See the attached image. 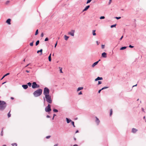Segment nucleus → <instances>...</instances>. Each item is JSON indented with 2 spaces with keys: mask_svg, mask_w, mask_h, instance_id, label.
<instances>
[{
  "mask_svg": "<svg viewBox=\"0 0 146 146\" xmlns=\"http://www.w3.org/2000/svg\"><path fill=\"white\" fill-rule=\"evenodd\" d=\"M82 94V91H80L79 93H78V94L79 95H81Z\"/></svg>",
  "mask_w": 146,
  "mask_h": 146,
  "instance_id": "46",
  "label": "nucleus"
},
{
  "mask_svg": "<svg viewBox=\"0 0 146 146\" xmlns=\"http://www.w3.org/2000/svg\"><path fill=\"white\" fill-rule=\"evenodd\" d=\"M56 116V114H53V117H54L55 116Z\"/></svg>",
  "mask_w": 146,
  "mask_h": 146,
  "instance_id": "57",
  "label": "nucleus"
},
{
  "mask_svg": "<svg viewBox=\"0 0 146 146\" xmlns=\"http://www.w3.org/2000/svg\"><path fill=\"white\" fill-rule=\"evenodd\" d=\"M39 43V40H37L36 42V46H37L38 44Z\"/></svg>",
  "mask_w": 146,
  "mask_h": 146,
  "instance_id": "24",
  "label": "nucleus"
},
{
  "mask_svg": "<svg viewBox=\"0 0 146 146\" xmlns=\"http://www.w3.org/2000/svg\"><path fill=\"white\" fill-rule=\"evenodd\" d=\"M7 106L6 103L4 101H0V111H3Z\"/></svg>",
  "mask_w": 146,
  "mask_h": 146,
  "instance_id": "1",
  "label": "nucleus"
},
{
  "mask_svg": "<svg viewBox=\"0 0 146 146\" xmlns=\"http://www.w3.org/2000/svg\"><path fill=\"white\" fill-rule=\"evenodd\" d=\"M83 87H79L77 89V91H78L81 90H82V89H83Z\"/></svg>",
  "mask_w": 146,
  "mask_h": 146,
  "instance_id": "22",
  "label": "nucleus"
},
{
  "mask_svg": "<svg viewBox=\"0 0 146 146\" xmlns=\"http://www.w3.org/2000/svg\"><path fill=\"white\" fill-rule=\"evenodd\" d=\"M46 117H47V118H49V117H50V116L49 115H47L46 116Z\"/></svg>",
  "mask_w": 146,
  "mask_h": 146,
  "instance_id": "56",
  "label": "nucleus"
},
{
  "mask_svg": "<svg viewBox=\"0 0 146 146\" xmlns=\"http://www.w3.org/2000/svg\"><path fill=\"white\" fill-rule=\"evenodd\" d=\"M105 18V17L104 16H101L100 17V19H104Z\"/></svg>",
  "mask_w": 146,
  "mask_h": 146,
  "instance_id": "39",
  "label": "nucleus"
},
{
  "mask_svg": "<svg viewBox=\"0 0 146 146\" xmlns=\"http://www.w3.org/2000/svg\"><path fill=\"white\" fill-rule=\"evenodd\" d=\"M6 83V82H3V83H2V85H3V84H4L5 83Z\"/></svg>",
  "mask_w": 146,
  "mask_h": 146,
  "instance_id": "59",
  "label": "nucleus"
},
{
  "mask_svg": "<svg viewBox=\"0 0 146 146\" xmlns=\"http://www.w3.org/2000/svg\"><path fill=\"white\" fill-rule=\"evenodd\" d=\"M57 41H56V44H55V46H54L55 48H56V46H57Z\"/></svg>",
  "mask_w": 146,
  "mask_h": 146,
  "instance_id": "47",
  "label": "nucleus"
},
{
  "mask_svg": "<svg viewBox=\"0 0 146 146\" xmlns=\"http://www.w3.org/2000/svg\"><path fill=\"white\" fill-rule=\"evenodd\" d=\"M48 38L46 37L45 38V39L44 40V41H48Z\"/></svg>",
  "mask_w": 146,
  "mask_h": 146,
  "instance_id": "41",
  "label": "nucleus"
},
{
  "mask_svg": "<svg viewBox=\"0 0 146 146\" xmlns=\"http://www.w3.org/2000/svg\"><path fill=\"white\" fill-rule=\"evenodd\" d=\"M103 80V78L102 77H98L96 78L95 79V81H96L98 80Z\"/></svg>",
  "mask_w": 146,
  "mask_h": 146,
  "instance_id": "13",
  "label": "nucleus"
},
{
  "mask_svg": "<svg viewBox=\"0 0 146 146\" xmlns=\"http://www.w3.org/2000/svg\"><path fill=\"white\" fill-rule=\"evenodd\" d=\"M9 1H7L6 2V4H7L8 3H9Z\"/></svg>",
  "mask_w": 146,
  "mask_h": 146,
  "instance_id": "51",
  "label": "nucleus"
},
{
  "mask_svg": "<svg viewBox=\"0 0 146 146\" xmlns=\"http://www.w3.org/2000/svg\"><path fill=\"white\" fill-rule=\"evenodd\" d=\"M71 123L73 125V127H75V126L74 125V121H72Z\"/></svg>",
  "mask_w": 146,
  "mask_h": 146,
  "instance_id": "31",
  "label": "nucleus"
},
{
  "mask_svg": "<svg viewBox=\"0 0 146 146\" xmlns=\"http://www.w3.org/2000/svg\"><path fill=\"white\" fill-rule=\"evenodd\" d=\"M51 54H50L48 57V60L50 62L51 61Z\"/></svg>",
  "mask_w": 146,
  "mask_h": 146,
  "instance_id": "20",
  "label": "nucleus"
},
{
  "mask_svg": "<svg viewBox=\"0 0 146 146\" xmlns=\"http://www.w3.org/2000/svg\"><path fill=\"white\" fill-rule=\"evenodd\" d=\"M39 85L37 84L36 82H33L32 83V88H33L35 89L36 88H39Z\"/></svg>",
  "mask_w": 146,
  "mask_h": 146,
  "instance_id": "4",
  "label": "nucleus"
},
{
  "mask_svg": "<svg viewBox=\"0 0 146 146\" xmlns=\"http://www.w3.org/2000/svg\"><path fill=\"white\" fill-rule=\"evenodd\" d=\"M9 74V73H7L5 74L1 78V80H2V79H3L5 76H7V75Z\"/></svg>",
  "mask_w": 146,
  "mask_h": 146,
  "instance_id": "17",
  "label": "nucleus"
},
{
  "mask_svg": "<svg viewBox=\"0 0 146 146\" xmlns=\"http://www.w3.org/2000/svg\"><path fill=\"white\" fill-rule=\"evenodd\" d=\"M74 32L75 31L74 30H72L71 32H69L68 33V34L71 35L72 36H74Z\"/></svg>",
  "mask_w": 146,
  "mask_h": 146,
  "instance_id": "7",
  "label": "nucleus"
},
{
  "mask_svg": "<svg viewBox=\"0 0 146 146\" xmlns=\"http://www.w3.org/2000/svg\"><path fill=\"white\" fill-rule=\"evenodd\" d=\"M129 47L130 48H133L134 47V46L130 45L129 46Z\"/></svg>",
  "mask_w": 146,
  "mask_h": 146,
  "instance_id": "43",
  "label": "nucleus"
},
{
  "mask_svg": "<svg viewBox=\"0 0 146 146\" xmlns=\"http://www.w3.org/2000/svg\"><path fill=\"white\" fill-rule=\"evenodd\" d=\"M42 90L41 89H38L33 92V94L35 97H38L42 94Z\"/></svg>",
  "mask_w": 146,
  "mask_h": 146,
  "instance_id": "2",
  "label": "nucleus"
},
{
  "mask_svg": "<svg viewBox=\"0 0 146 146\" xmlns=\"http://www.w3.org/2000/svg\"><path fill=\"white\" fill-rule=\"evenodd\" d=\"M44 36V34L43 33H42L41 34V35H40V36L41 37H43Z\"/></svg>",
  "mask_w": 146,
  "mask_h": 146,
  "instance_id": "45",
  "label": "nucleus"
},
{
  "mask_svg": "<svg viewBox=\"0 0 146 146\" xmlns=\"http://www.w3.org/2000/svg\"><path fill=\"white\" fill-rule=\"evenodd\" d=\"M101 47L102 49H104L105 47V45H102Z\"/></svg>",
  "mask_w": 146,
  "mask_h": 146,
  "instance_id": "40",
  "label": "nucleus"
},
{
  "mask_svg": "<svg viewBox=\"0 0 146 146\" xmlns=\"http://www.w3.org/2000/svg\"><path fill=\"white\" fill-rule=\"evenodd\" d=\"M42 49H41L40 50H38L37 51V53H38L39 52H40V55H42Z\"/></svg>",
  "mask_w": 146,
  "mask_h": 146,
  "instance_id": "18",
  "label": "nucleus"
},
{
  "mask_svg": "<svg viewBox=\"0 0 146 146\" xmlns=\"http://www.w3.org/2000/svg\"><path fill=\"white\" fill-rule=\"evenodd\" d=\"M22 87L24 89H26L28 88V86L27 84L23 85H22Z\"/></svg>",
  "mask_w": 146,
  "mask_h": 146,
  "instance_id": "12",
  "label": "nucleus"
},
{
  "mask_svg": "<svg viewBox=\"0 0 146 146\" xmlns=\"http://www.w3.org/2000/svg\"><path fill=\"white\" fill-rule=\"evenodd\" d=\"M90 5H88L83 10L82 12H84L85 11L87 10L88 8L90 7Z\"/></svg>",
  "mask_w": 146,
  "mask_h": 146,
  "instance_id": "11",
  "label": "nucleus"
},
{
  "mask_svg": "<svg viewBox=\"0 0 146 146\" xmlns=\"http://www.w3.org/2000/svg\"><path fill=\"white\" fill-rule=\"evenodd\" d=\"M10 111L8 113L7 115L8 117H9L11 116V114L10 113Z\"/></svg>",
  "mask_w": 146,
  "mask_h": 146,
  "instance_id": "25",
  "label": "nucleus"
},
{
  "mask_svg": "<svg viewBox=\"0 0 146 146\" xmlns=\"http://www.w3.org/2000/svg\"><path fill=\"white\" fill-rule=\"evenodd\" d=\"M100 61V59L98 61H96L92 65V67H94Z\"/></svg>",
  "mask_w": 146,
  "mask_h": 146,
  "instance_id": "9",
  "label": "nucleus"
},
{
  "mask_svg": "<svg viewBox=\"0 0 146 146\" xmlns=\"http://www.w3.org/2000/svg\"><path fill=\"white\" fill-rule=\"evenodd\" d=\"M50 105L48 104V106L45 108V111L46 112H49L51 111Z\"/></svg>",
  "mask_w": 146,
  "mask_h": 146,
  "instance_id": "5",
  "label": "nucleus"
},
{
  "mask_svg": "<svg viewBox=\"0 0 146 146\" xmlns=\"http://www.w3.org/2000/svg\"><path fill=\"white\" fill-rule=\"evenodd\" d=\"M137 84H136V85H134V86H132V87H135V86H137Z\"/></svg>",
  "mask_w": 146,
  "mask_h": 146,
  "instance_id": "61",
  "label": "nucleus"
},
{
  "mask_svg": "<svg viewBox=\"0 0 146 146\" xmlns=\"http://www.w3.org/2000/svg\"><path fill=\"white\" fill-rule=\"evenodd\" d=\"M50 136H47L46 137V139H49V138L50 137Z\"/></svg>",
  "mask_w": 146,
  "mask_h": 146,
  "instance_id": "44",
  "label": "nucleus"
},
{
  "mask_svg": "<svg viewBox=\"0 0 146 146\" xmlns=\"http://www.w3.org/2000/svg\"><path fill=\"white\" fill-rule=\"evenodd\" d=\"M102 90V89H100V90H99L98 91V93H100V92H101V90Z\"/></svg>",
  "mask_w": 146,
  "mask_h": 146,
  "instance_id": "52",
  "label": "nucleus"
},
{
  "mask_svg": "<svg viewBox=\"0 0 146 146\" xmlns=\"http://www.w3.org/2000/svg\"><path fill=\"white\" fill-rule=\"evenodd\" d=\"M33 42H34V41H33L32 42H31L30 43V46H33Z\"/></svg>",
  "mask_w": 146,
  "mask_h": 146,
  "instance_id": "33",
  "label": "nucleus"
},
{
  "mask_svg": "<svg viewBox=\"0 0 146 146\" xmlns=\"http://www.w3.org/2000/svg\"><path fill=\"white\" fill-rule=\"evenodd\" d=\"M73 146H78L77 144H75Z\"/></svg>",
  "mask_w": 146,
  "mask_h": 146,
  "instance_id": "62",
  "label": "nucleus"
},
{
  "mask_svg": "<svg viewBox=\"0 0 146 146\" xmlns=\"http://www.w3.org/2000/svg\"><path fill=\"white\" fill-rule=\"evenodd\" d=\"M28 86V85L30 87L31 86L32 84L30 82H29L27 83Z\"/></svg>",
  "mask_w": 146,
  "mask_h": 146,
  "instance_id": "30",
  "label": "nucleus"
},
{
  "mask_svg": "<svg viewBox=\"0 0 146 146\" xmlns=\"http://www.w3.org/2000/svg\"><path fill=\"white\" fill-rule=\"evenodd\" d=\"M3 128H2V131H1V136H3Z\"/></svg>",
  "mask_w": 146,
  "mask_h": 146,
  "instance_id": "34",
  "label": "nucleus"
},
{
  "mask_svg": "<svg viewBox=\"0 0 146 146\" xmlns=\"http://www.w3.org/2000/svg\"><path fill=\"white\" fill-rule=\"evenodd\" d=\"M92 0H88L87 1L86 3L88 4V3H90L92 1Z\"/></svg>",
  "mask_w": 146,
  "mask_h": 146,
  "instance_id": "38",
  "label": "nucleus"
},
{
  "mask_svg": "<svg viewBox=\"0 0 146 146\" xmlns=\"http://www.w3.org/2000/svg\"><path fill=\"white\" fill-rule=\"evenodd\" d=\"M116 24H114V25H111L110 27L111 28H113V27H115V26H116Z\"/></svg>",
  "mask_w": 146,
  "mask_h": 146,
  "instance_id": "26",
  "label": "nucleus"
},
{
  "mask_svg": "<svg viewBox=\"0 0 146 146\" xmlns=\"http://www.w3.org/2000/svg\"><path fill=\"white\" fill-rule=\"evenodd\" d=\"M11 99L12 100H14V98L13 97H11Z\"/></svg>",
  "mask_w": 146,
  "mask_h": 146,
  "instance_id": "55",
  "label": "nucleus"
},
{
  "mask_svg": "<svg viewBox=\"0 0 146 146\" xmlns=\"http://www.w3.org/2000/svg\"><path fill=\"white\" fill-rule=\"evenodd\" d=\"M12 146H17V144L16 143H13L12 144Z\"/></svg>",
  "mask_w": 146,
  "mask_h": 146,
  "instance_id": "35",
  "label": "nucleus"
},
{
  "mask_svg": "<svg viewBox=\"0 0 146 146\" xmlns=\"http://www.w3.org/2000/svg\"><path fill=\"white\" fill-rule=\"evenodd\" d=\"M49 92L50 90L47 87H45L44 88L43 94L44 95L47 94H49Z\"/></svg>",
  "mask_w": 146,
  "mask_h": 146,
  "instance_id": "3",
  "label": "nucleus"
},
{
  "mask_svg": "<svg viewBox=\"0 0 146 146\" xmlns=\"http://www.w3.org/2000/svg\"><path fill=\"white\" fill-rule=\"evenodd\" d=\"M96 30H94L93 31L92 34L93 36H95L96 35V34L95 33Z\"/></svg>",
  "mask_w": 146,
  "mask_h": 146,
  "instance_id": "23",
  "label": "nucleus"
},
{
  "mask_svg": "<svg viewBox=\"0 0 146 146\" xmlns=\"http://www.w3.org/2000/svg\"><path fill=\"white\" fill-rule=\"evenodd\" d=\"M102 83V82L101 81H98V85H99V84H101Z\"/></svg>",
  "mask_w": 146,
  "mask_h": 146,
  "instance_id": "42",
  "label": "nucleus"
},
{
  "mask_svg": "<svg viewBox=\"0 0 146 146\" xmlns=\"http://www.w3.org/2000/svg\"><path fill=\"white\" fill-rule=\"evenodd\" d=\"M108 88H109V87L105 86V87H103V88H102V90H103L104 89H105Z\"/></svg>",
  "mask_w": 146,
  "mask_h": 146,
  "instance_id": "28",
  "label": "nucleus"
},
{
  "mask_svg": "<svg viewBox=\"0 0 146 146\" xmlns=\"http://www.w3.org/2000/svg\"><path fill=\"white\" fill-rule=\"evenodd\" d=\"M126 48H127L126 46H123L120 48V50H124V49H125Z\"/></svg>",
  "mask_w": 146,
  "mask_h": 146,
  "instance_id": "21",
  "label": "nucleus"
},
{
  "mask_svg": "<svg viewBox=\"0 0 146 146\" xmlns=\"http://www.w3.org/2000/svg\"><path fill=\"white\" fill-rule=\"evenodd\" d=\"M123 36H122L121 37V38L119 39V40H121L122 39V38H123Z\"/></svg>",
  "mask_w": 146,
  "mask_h": 146,
  "instance_id": "53",
  "label": "nucleus"
},
{
  "mask_svg": "<svg viewBox=\"0 0 146 146\" xmlns=\"http://www.w3.org/2000/svg\"><path fill=\"white\" fill-rule=\"evenodd\" d=\"M115 18L116 19H120L121 18V17H115Z\"/></svg>",
  "mask_w": 146,
  "mask_h": 146,
  "instance_id": "37",
  "label": "nucleus"
},
{
  "mask_svg": "<svg viewBox=\"0 0 146 146\" xmlns=\"http://www.w3.org/2000/svg\"><path fill=\"white\" fill-rule=\"evenodd\" d=\"M95 118L96 119L95 121L97 123V125H98L100 123V121L99 119L96 116L95 117Z\"/></svg>",
  "mask_w": 146,
  "mask_h": 146,
  "instance_id": "8",
  "label": "nucleus"
},
{
  "mask_svg": "<svg viewBox=\"0 0 146 146\" xmlns=\"http://www.w3.org/2000/svg\"><path fill=\"white\" fill-rule=\"evenodd\" d=\"M47 101V102L48 103H49V104H51L52 103V101Z\"/></svg>",
  "mask_w": 146,
  "mask_h": 146,
  "instance_id": "48",
  "label": "nucleus"
},
{
  "mask_svg": "<svg viewBox=\"0 0 146 146\" xmlns=\"http://www.w3.org/2000/svg\"><path fill=\"white\" fill-rule=\"evenodd\" d=\"M29 64H27V65L26 66V67L28 66L29 65Z\"/></svg>",
  "mask_w": 146,
  "mask_h": 146,
  "instance_id": "64",
  "label": "nucleus"
},
{
  "mask_svg": "<svg viewBox=\"0 0 146 146\" xmlns=\"http://www.w3.org/2000/svg\"><path fill=\"white\" fill-rule=\"evenodd\" d=\"M53 111L54 112H57L58 111V110L56 109H54L53 110Z\"/></svg>",
  "mask_w": 146,
  "mask_h": 146,
  "instance_id": "29",
  "label": "nucleus"
},
{
  "mask_svg": "<svg viewBox=\"0 0 146 146\" xmlns=\"http://www.w3.org/2000/svg\"><path fill=\"white\" fill-rule=\"evenodd\" d=\"M59 68L60 69V73H63L62 71V68L61 67H59Z\"/></svg>",
  "mask_w": 146,
  "mask_h": 146,
  "instance_id": "36",
  "label": "nucleus"
},
{
  "mask_svg": "<svg viewBox=\"0 0 146 146\" xmlns=\"http://www.w3.org/2000/svg\"><path fill=\"white\" fill-rule=\"evenodd\" d=\"M66 120L67 122L68 123H70V122H71L72 121L71 119L67 118H66Z\"/></svg>",
  "mask_w": 146,
  "mask_h": 146,
  "instance_id": "16",
  "label": "nucleus"
},
{
  "mask_svg": "<svg viewBox=\"0 0 146 146\" xmlns=\"http://www.w3.org/2000/svg\"><path fill=\"white\" fill-rule=\"evenodd\" d=\"M69 38V36H67L66 35H65L64 36V39L66 40H68V39Z\"/></svg>",
  "mask_w": 146,
  "mask_h": 146,
  "instance_id": "19",
  "label": "nucleus"
},
{
  "mask_svg": "<svg viewBox=\"0 0 146 146\" xmlns=\"http://www.w3.org/2000/svg\"><path fill=\"white\" fill-rule=\"evenodd\" d=\"M11 21V19H8L7 20L6 23H7L8 25H10Z\"/></svg>",
  "mask_w": 146,
  "mask_h": 146,
  "instance_id": "14",
  "label": "nucleus"
},
{
  "mask_svg": "<svg viewBox=\"0 0 146 146\" xmlns=\"http://www.w3.org/2000/svg\"><path fill=\"white\" fill-rule=\"evenodd\" d=\"M46 100H51V96L49 94L44 95Z\"/></svg>",
  "mask_w": 146,
  "mask_h": 146,
  "instance_id": "6",
  "label": "nucleus"
},
{
  "mask_svg": "<svg viewBox=\"0 0 146 146\" xmlns=\"http://www.w3.org/2000/svg\"><path fill=\"white\" fill-rule=\"evenodd\" d=\"M102 56L104 58H106L107 57V53L106 52H104L102 53Z\"/></svg>",
  "mask_w": 146,
  "mask_h": 146,
  "instance_id": "10",
  "label": "nucleus"
},
{
  "mask_svg": "<svg viewBox=\"0 0 146 146\" xmlns=\"http://www.w3.org/2000/svg\"><path fill=\"white\" fill-rule=\"evenodd\" d=\"M112 114V109H111L110 110V116H111Z\"/></svg>",
  "mask_w": 146,
  "mask_h": 146,
  "instance_id": "27",
  "label": "nucleus"
},
{
  "mask_svg": "<svg viewBox=\"0 0 146 146\" xmlns=\"http://www.w3.org/2000/svg\"><path fill=\"white\" fill-rule=\"evenodd\" d=\"M27 73H29V71L28 70H26V71Z\"/></svg>",
  "mask_w": 146,
  "mask_h": 146,
  "instance_id": "60",
  "label": "nucleus"
},
{
  "mask_svg": "<svg viewBox=\"0 0 146 146\" xmlns=\"http://www.w3.org/2000/svg\"><path fill=\"white\" fill-rule=\"evenodd\" d=\"M54 146H58V144H56Z\"/></svg>",
  "mask_w": 146,
  "mask_h": 146,
  "instance_id": "63",
  "label": "nucleus"
},
{
  "mask_svg": "<svg viewBox=\"0 0 146 146\" xmlns=\"http://www.w3.org/2000/svg\"><path fill=\"white\" fill-rule=\"evenodd\" d=\"M38 29H37L35 33V35H38Z\"/></svg>",
  "mask_w": 146,
  "mask_h": 146,
  "instance_id": "32",
  "label": "nucleus"
},
{
  "mask_svg": "<svg viewBox=\"0 0 146 146\" xmlns=\"http://www.w3.org/2000/svg\"><path fill=\"white\" fill-rule=\"evenodd\" d=\"M111 0H109V5H110L111 4Z\"/></svg>",
  "mask_w": 146,
  "mask_h": 146,
  "instance_id": "49",
  "label": "nucleus"
},
{
  "mask_svg": "<svg viewBox=\"0 0 146 146\" xmlns=\"http://www.w3.org/2000/svg\"><path fill=\"white\" fill-rule=\"evenodd\" d=\"M137 130H138L135 128H133L132 130V132L133 133H135L137 131Z\"/></svg>",
  "mask_w": 146,
  "mask_h": 146,
  "instance_id": "15",
  "label": "nucleus"
},
{
  "mask_svg": "<svg viewBox=\"0 0 146 146\" xmlns=\"http://www.w3.org/2000/svg\"><path fill=\"white\" fill-rule=\"evenodd\" d=\"M96 44H97V45H99V42H98V41H96Z\"/></svg>",
  "mask_w": 146,
  "mask_h": 146,
  "instance_id": "54",
  "label": "nucleus"
},
{
  "mask_svg": "<svg viewBox=\"0 0 146 146\" xmlns=\"http://www.w3.org/2000/svg\"><path fill=\"white\" fill-rule=\"evenodd\" d=\"M78 131H79L78 130L76 131L75 132V133H77L78 132Z\"/></svg>",
  "mask_w": 146,
  "mask_h": 146,
  "instance_id": "58",
  "label": "nucleus"
},
{
  "mask_svg": "<svg viewBox=\"0 0 146 146\" xmlns=\"http://www.w3.org/2000/svg\"><path fill=\"white\" fill-rule=\"evenodd\" d=\"M142 111H143L144 112H145V111L144 110V108H141Z\"/></svg>",
  "mask_w": 146,
  "mask_h": 146,
  "instance_id": "50",
  "label": "nucleus"
}]
</instances>
